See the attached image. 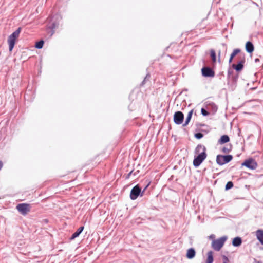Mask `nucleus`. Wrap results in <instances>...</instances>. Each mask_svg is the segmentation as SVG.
<instances>
[{
  "label": "nucleus",
  "instance_id": "obj_1",
  "mask_svg": "<svg viewBox=\"0 0 263 263\" xmlns=\"http://www.w3.org/2000/svg\"><path fill=\"white\" fill-rule=\"evenodd\" d=\"M195 152L198 154L193 160V165L195 167L199 166L206 157V148L201 144L197 145L195 149Z\"/></svg>",
  "mask_w": 263,
  "mask_h": 263
},
{
  "label": "nucleus",
  "instance_id": "obj_2",
  "mask_svg": "<svg viewBox=\"0 0 263 263\" xmlns=\"http://www.w3.org/2000/svg\"><path fill=\"white\" fill-rule=\"evenodd\" d=\"M22 28L18 27L16 30L13 32L8 37V43L9 44V50L11 51L15 45V41L19 36Z\"/></svg>",
  "mask_w": 263,
  "mask_h": 263
},
{
  "label": "nucleus",
  "instance_id": "obj_3",
  "mask_svg": "<svg viewBox=\"0 0 263 263\" xmlns=\"http://www.w3.org/2000/svg\"><path fill=\"white\" fill-rule=\"evenodd\" d=\"M226 236H223L217 239H214L212 242V247L215 251H219L227 239Z\"/></svg>",
  "mask_w": 263,
  "mask_h": 263
},
{
  "label": "nucleus",
  "instance_id": "obj_4",
  "mask_svg": "<svg viewBox=\"0 0 263 263\" xmlns=\"http://www.w3.org/2000/svg\"><path fill=\"white\" fill-rule=\"evenodd\" d=\"M148 186V184L145 186L142 192H141V189L138 185H135L131 190L130 193V198L132 200L136 199L139 196L141 197L143 196V192Z\"/></svg>",
  "mask_w": 263,
  "mask_h": 263
},
{
  "label": "nucleus",
  "instance_id": "obj_5",
  "mask_svg": "<svg viewBox=\"0 0 263 263\" xmlns=\"http://www.w3.org/2000/svg\"><path fill=\"white\" fill-rule=\"evenodd\" d=\"M31 208L30 204L26 203L18 204L16 206L19 213L24 216L26 215L30 211Z\"/></svg>",
  "mask_w": 263,
  "mask_h": 263
},
{
  "label": "nucleus",
  "instance_id": "obj_6",
  "mask_svg": "<svg viewBox=\"0 0 263 263\" xmlns=\"http://www.w3.org/2000/svg\"><path fill=\"white\" fill-rule=\"evenodd\" d=\"M233 159V156L231 155H218L216 157V162L219 165H224L230 162Z\"/></svg>",
  "mask_w": 263,
  "mask_h": 263
},
{
  "label": "nucleus",
  "instance_id": "obj_7",
  "mask_svg": "<svg viewBox=\"0 0 263 263\" xmlns=\"http://www.w3.org/2000/svg\"><path fill=\"white\" fill-rule=\"evenodd\" d=\"M184 119V115L180 111H178L174 115V121L175 124L180 125L182 123Z\"/></svg>",
  "mask_w": 263,
  "mask_h": 263
},
{
  "label": "nucleus",
  "instance_id": "obj_8",
  "mask_svg": "<svg viewBox=\"0 0 263 263\" xmlns=\"http://www.w3.org/2000/svg\"><path fill=\"white\" fill-rule=\"evenodd\" d=\"M242 165L251 170L256 169L257 166L256 161L252 159L246 160Z\"/></svg>",
  "mask_w": 263,
  "mask_h": 263
},
{
  "label": "nucleus",
  "instance_id": "obj_9",
  "mask_svg": "<svg viewBox=\"0 0 263 263\" xmlns=\"http://www.w3.org/2000/svg\"><path fill=\"white\" fill-rule=\"evenodd\" d=\"M202 74L205 77H213L215 76L214 71L211 68L208 67L202 68Z\"/></svg>",
  "mask_w": 263,
  "mask_h": 263
},
{
  "label": "nucleus",
  "instance_id": "obj_10",
  "mask_svg": "<svg viewBox=\"0 0 263 263\" xmlns=\"http://www.w3.org/2000/svg\"><path fill=\"white\" fill-rule=\"evenodd\" d=\"M244 63L245 60H241L237 65L233 64L232 67L234 68L236 71H239L243 69Z\"/></svg>",
  "mask_w": 263,
  "mask_h": 263
},
{
  "label": "nucleus",
  "instance_id": "obj_11",
  "mask_svg": "<svg viewBox=\"0 0 263 263\" xmlns=\"http://www.w3.org/2000/svg\"><path fill=\"white\" fill-rule=\"evenodd\" d=\"M196 252L194 248H190L187 250L186 256L188 259H192L195 256Z\"/></svg>",
  "mask_w": 263,
  "mask_h": 263
},
{
  "label": "nucleus",
  "instance_id": "obj_12",
  "mask_svg": "<svg viewBox=\"0 0 263 263\" xmlns=\"http://www.w3.org/2000/svg\"><path fill=\"white\" fill-rule=\"evenodd\" d=\"M254 48L252 42L248 41L246 44V50L248 53H252L254 51Z\"/></svg>",
  "mask_w": 263,
  "mask_h": 263
},
{
  "label": "nucleus",
  "instance_id": "obj_13",
  "mask_svg": "<svg viewBox=\"0 0 263 263\" xmlns=\"http://www.w3.org/2000/svg\"><path fill=\"white\" fill-rule=\"evenodd\" d=\"M230 138L227 135H222L221 138L218 140V143L220 144H222L229 142Z\"/></svg>",
  "mask_w": 263,
  "mask_h": 263
},
{
  "label": "nucleus",
  "instance_id": "obj_14",
  "mask_svg": "<svg viewBox=\"0 0 263 263\" xmlns=\"http://www.w3.org/2000/svg\"><path fill=\"white\" fill-rule=\"evenodd\" d=\"M242 243V239L239 237H236L233 239L232 245L234 247H239Z\"/></svg>",
  "mask_w": 263,
  "mask_h": 263
},
{
  "label": "nucleus",
  "instance_id": "obj_15",
  "mask_svg": "<svg viewBox=\"0 0 263 263\" xmlns=\"http://www.w3.org/2000/svg\"><path fill=\"white\" fill-rule=\"evenodd\" d=\"M256 237L259 241L263 245V230H258L256 231Z\"/></svg>",
  "mask_w": 263,
  "mask_h": 263
},
{
  "label": "nucleus",
  "instance_id": "obj_16",
  "mask_svg": "<svg viewBox=\"0 0 263 263\" xmlns=\"http://www.w3.org/2000/svg\"><path fill=\"white\" fill-rule=\"evenodd\" d=\"M84 230V227H80L71 236V239H74L78 237Z\"/></svg>",
  "mask_w": 263,
  "mask_h": 263
},
{
  "label": "nucleus",
  "instance_id": "obj_17",
  "mask_svg": "<svg viewBox=\"0 0 263 263\" xmlns=\"http://www.w3.org/2000/svg\"><path fill=\"white\" fill-rule=\"evenodd\" d=\"M213 252L212 251H209L207 253L206 263H213Z\"/></svg>",
  "mask_w": 263,
  "mask_h": 263
},
{
  "label": "nucleus",
  "instance_id": "obj_18",
  "mask_svg": "<svg viewBox=\"0 0 263 263\" xmlns=\"http://www.w3.org/2000/svg\"><path fill=\"white\" fill-rule=\"evenodd\" d=\"M210 55L212 61L215 63L216 62V55L215 51L213 49L210 50Z\"/></svg>",
  "mask_w": 263,
  "mask_h": 263
},
{
  "label": "nucleus",
  "instance_id": "obj_19",
  "mask_svg": "<svg viewBox=\"0 0 263 263\" xmlns=\"http://www.w3.org/2000/svg\"><path fill=\"white\" fill-rule=\"evenodd\" d=\"M231 148H232V146L231 145H227V146L223 147L222 151V152H223L224 153H228L230 152V151L231 150Z\"/></svg>",
  "mask_w": 263,
  "mask_h": 263
},
{
  "label": "nucleus",
  "instance_id": "obj_20",
  "mask_svg": "<svg viewBox=\"0 0 263 263\" xmlns=\"http://www.w3.org/2000/svg\"><path fill=\"white\" fill-rule=\"evenodd\" d=\"M43 44L44 41L43 40H41L36 43L35 47L37 49H41L43 46Z\"/></svg>",
  "mask_w": 263,
  "mask_h": 263
},
{
  "label": "nucleus",
  "instance_id": "obj_21",
  "mask_svg": "<svg viewBox=\"0 0 263 263\" xmlns=\"http://www.w3.org/2000/svg\"><path fill=\"white\" fill-rule=\"evenodd\" d=\"M233 186V182L232 181H229L227 182V183L226 185L225 190H229L231 189V188H232Z\"/></svg>",
  "mask_w": 263,
  "mask_h": 263
},
{
  "label": "nucleus",
  "instance_id": "obj_22",
  "mask_svg": "<svg viewBox=\"0 0 263 263\" xmlns=\"http://www.w3.org/2000/svg\"><path fill=\"white\" fill-rule=\"evenodd\" d=\"M58 23L56 22H52L49 26V27L51 28V29H54L56 28L58 26Z\"/></svg>",
  "mask_w": 263,
  "mask_h": 263
},
{
  "label": "nucleus",
  "instance_id": "obj_23",
  "mask_svg": "<svg viewBox=\"0 0 263 263\" xmlns=\"http://www.w3.org/2000/svg\"><path fill=\"white\" fill-rule=\"evenodd\" d=\"M240 52V50L239 49H235L233 50V52L231 54L230 57L232 58H233L238 53H239Z\"/></svg>",
  "mask_w": 263,
  "mask_h": 263
},
{
  "label": "nucleus",
  "instance_id": "obj_24",
  "mask_svg": "<svg viewBox=\"0 0 263 263\" xmlns=\"http://www.w3.org/2000/svg\"><path fill=\"white\" fill-rule=\"evenodd\" d=\"M203 137V135L202 133L200 132L197 133L195 134V137L198 139H200Z\"/></svg>",
  "mask_w": 263,
  "mask_h": 263
},
{
  "label": "nucleus",
  "instance_id": "obj_25",
  "mask_svg": "<svg viewBox=\"0 0 263 263\" xmlns=\"http://www.w3.org/2000/svg\"><path fill=\"white\" fill-rule=\"evenodd\" d=\"M201 114L203 116H206L209 115V112L205 109L202 108L201 110Z\"/></svg>",
  "mask_w": 263,
  "mask_h": 263
},
{
  "label": "nucleus",
  "instance_id": "obj_26",
  "mask_svg": "<svg viewBox=\"0 0 263 263\" xmlns=\"http://www.w3.org/2000/svg\"><path fill=\"white\" fill-rule=\"evenodd\" d=\"M191 119L189 117H187L186 118L185 121L184 123L183 124V126H186L189 124V123L190 122Z\"/></svg>",
  "mask_w": 263,
  "mask_h": 263
},
{
  "label": "nucleus",
  "instance_id": "obj_27",
  "mask_svg": "<svg viewBox=\"0 0 263 263\" xmlns=\"http://www.w3.org/2000/svg\"><path fill=\"white\" fill-rule=\"evenodd\" d=\"M149 78H150V74L149 73L147 74L146 77H145L144 80L141 83V85H143L145 84L146 80L147 79H149Z\"/></svg>",
  "mask_w": 263,
  "mask_h": 263
},
{
  "label": "nucleus",
  "instance_id": "obj_28",
  "mask_svg": "<svg viewBox=\"0 0 263 263\" xmlns=\"http://www.w3.org/2000/svg\"><path fill=\"white\" fill-rule=\"evenodd\" d=\"M223 260H224V262H227L229 261V259L228 258L225 256V255H223V257H222Z\"/></svg>",
  "mask_w": 263,
  "mask_h": 263
},
{
  "label": "nucleus",
  "instance_id": "obj_29",
  "mask_svg": "<svg viewBox=\"0 0 263 263\" xmlns=\"http://www.w3.org/2000/svg\"><path fill=\"white\" fill-rule=\"evenodd\" d=\"M193 110H192L190 111L189 112L188 114H187V117H190V118H191V119L192 116V114H193Z\"/></svg>",
  "mask_w": 263,
  "mask_h": 263
},
{
  "label": "nucleus",
  "instance_id": "obj_30",
  "mask_svg": "<svg viewBox=\"0 0 263 263\" xmlns=\"http://www.w3.org/2000/svg\"><path fill=\"white\" fill-rule=\"evenodd\" d=\"M215 236L214 234H211L209 236V239H212L213 240L215 239Z\"/></svg>",
  "mask_w": 263,
  "mask_h": 263
},
{
  "label": "nucleus",
  "instance_id": "obj_31",
  "mask_svg": "<svg viewBox=\"0 0 263 263\" xmlns=\"http://www.w3.org/2000/svg\"><path fill=\"white\" fill-rule=\"evenodd\" d=\"M132 173H133V171H131V172H130L128 174V175H127V176H126V178H129V176L132 175Z\"/></svg>",
  "mask_w": 263,
  "mask_h": 263
},
{
  "label": "nucleus",
  "instance_id": "obj_32",
  "mask_svg": "<svg viewBox=\"0 0 263 263\" xmlns=\"http://www.w3.org/2000/svg\"><path fill=\"white\" fill-rule=\"evenodd\" d=\"M3 165V162L1 161H0V170L2 169Z\"/></svg>",
  "mask_w": 263,
  "mask_h": 263
},
{
  "label": "nucleus",
  "instance_id": "obj_33",
  "mask_svg": "<svg viewBox=\"0 0 263 263\" xmlns=\"http://www.w3.org/2000/svg\"><path fill=\"white\" fill-rule=\"evenodd\" d=\"M233 59V58H232L231 57H230L229 61V63L232 62Z\"/></svg>",
  "mask_w": 263,
  "mask_h": 263
},
{
  "label": "nucleus",
  "instance_id": "obj_34",
  "mask_svg": "<svg viewBox=\"0 0 263 263\" xmlns=\"http://www.w3.org/2000/svg\"><path fill=\"white\" fill-rule=\"evenodd\" d=\"M255 262L256 263H262V262L261 261H255Z\"/></svg>",
  "mask_w": 263,
  "mask_h": 263
}]
</instances>
